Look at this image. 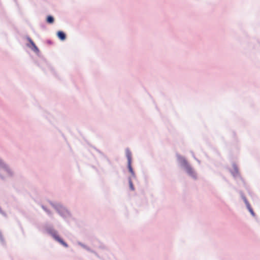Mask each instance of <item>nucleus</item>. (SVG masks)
I'll list each match as a JSON object with an SVG mask.
<instances>
[{"label": "nucleus", "instance_id": "obj_1", "mask_svg": "<svg viewBox=\"0 0 260 260\" xmlns=\"http://www.w3.org/2000/svg\"><path fill=\"white\" fill-rule=\"evenodd\" d=\"M176 156L180 167L185 171L189 176L196 180L197 179V173L185 158L179 154H177Z\"/></svg>", "mask_w": 260, "mask_h": 260}, {"label": "nucleus", "instance_id": "obj_2", "mask_svg": "<svg viewBox=\"0 0 260 260\" xmlns=\"http://www.w3.org/2000/svg\"><path fill=\"white\" fill-rule=\"evenodd\" d=\"M44 229L46 233L52 236L55 241L62 245L64 247H68V244L59 237L58 235V232L52 226L46 225Z\"/></svg>", "mask_w": 260, "mask_h": 260}, {"label": "nucleus", "instance_id": "obj_3", "mask_svg": "<svg viewBox=\"0 0 260 260\" xmlns=\"http://www.w3.org/2000/svg\"><path fill=\"white\" fill-rule=\"evenodd\" d=\"M50 204L63 218H66L69 215V211L60 204H55L52 202H50Z\"/></svg>", "mask_w": 260, "mask_h": 260}, {"label": "nucleus", "instance_id": "obj_4", "mask_svg": "<svg viewBox=\"0 0 260 260\" xmlns=\"http://www.w3.org/2000/svg\"><path fill=\"white\" fill-rule=\"evenodd\" d=\"M0 169L3 170L8 176L11 177L13 175V172L10 167L6 162L0 157Z\"/></svg>", "mask_w": 260, "mask_h": 260}, {"label": "nucleus", "instance_id": "obj_5", "mask_svg": "<svg viewBox=\"0 0 260 260\" xmlns=\"http://www.w3.org/2000/svg\"><path fill=\"white\" fill-rule=\"evenodd\" d=\"M126 156L127 159V168L129 172L131 173L132 176L135 178L136 177L135 173L131 165L132 163V153L128 148L125 149Z\"/></svg>", "mask_w": 260, "mask_h": 260}, {"label": "nucleus", "instance_id": "obj_6", "mask_svg": "<svg viewBox=\"0 0 260 260\" xmlns=\"http://www.w3.org/2000/svg\"><path fill=\"white\" fill-rule=\"evenodd\" d=\"M78 244L79 245H80V246H81L84 249H85L86 250H87L88 251L92 252V253H94L96 256H99L98 253L95 251L92 250L91 248H90L89 247H88L87 246H86L84 244H83V243H81L80 242H78Z\"/></svg>", "mask_w": 260, "mask_h": 260}, {"label": "nucleus", "instance_id": "obj_7", "mask_svg": "<svg viewBox=\"0 0 260 260\" xmlns=\"http://www.w3.org/2000/svg\"><path fill=\"white\" fill-rule=\"evenodd\" d=\"M233 167L234 169V170L231 171V174L233 175V176L234 177H236L239 176V172L238 170V167L235 164H233Z\"/></svg>", "mask_w": 260, "mask_h": 260}, {"label": "nucleus", "instance_id": "obj_8", "mask_svg": "<svg viewBox=\"0 0 260 260\" xmlns=\"http://www.w3.org/2000/svg\"><path fill=\"white\" fill-rule=\"evenodd\" d=\"M57 36L61 41H64L66 39V34L63 31L61 30L58 31L57 32Z\"/></svg>", "mask_w": 260, "mask_h": 260}, {"label": "nucleus", "instance_id": "obj_9", "mask_svg": "<svg viewBox=\"0 0 260 260\" xmlns=\"http://www.w3.org/2000/svg\"><path fill=\"white\" fill-rule=\"evenodd\" d=\"M42 208L47 213V214L50 217H52L53 216V213L52 212L48 209L46 206H45L43 205H41Z\"/></svg>", "mask_w": 260, "mask_h": 260}, {"label": "nucleus", "instance_id": "obj_10", "mask_svg": "<svg viewBox=\"0 0 260 260\" xmlns=\"http://www.w3.org/2000/svg\"><path fill=\"white\" fill-rule=\"evenodd\" d=\"M28 46L31 49V50L32 51H34V52H36V53H38L39 52V49H38V48L37 47V46L36 45V44H35V43L31 45V46H29L28 45Z\"/></svg>", "mask_w": 260, "mask_h": 260}, {"label": "nucleus", "instance_id": "obj_11", "mask_svg": "<svg viewBox=\"0 0 260 260\" xmlns=\"http://www.w3.org/2000/svg\"><path fill=\"white\" fill-rule=\"evenodd\" d=\"M46 21L49 24H52L54 21V19L53 16L49 15L47 17Z\"/></svg>", "mask_w": 260, "mask_h": 260}, {"label": "nucleus", "instance_id": "obj_12", "mask_svg": "<svg viewBox=\"0 0 260 260\" xmlns=\"http://www.w3.org/2000/svg\"><path fill=\"white\" fill-rule=\"evenodd\" d=\"M247 209L248 210L251 215L253 217L255 216V214L254 212L253 211L252 208H251L250 204L248 206H246Z\"/></svg>", "mask_w": 260, "mask_h": 260}, {"label": "nucleus", "instance_id": "obj_13", "mask_svg": "<svg viewBox=\"0 0 260 260\" xmlns=\"http://www.w3.org/2000/svg\"><path fill=\"white\" fill-rule=\"evenodd\" d=\"M128 184H129V188H130L131 190H134L135 187H134V186L133 185V182H132V179L131 177L128 178Z\"/></svg>", "mask_w": 260, "mask_h": 260}, {"label": "nucleus", "instance_id": "obj_14", "mask_svg": "<svg viewBox=\"0 0 260 260\" xmlns=\"http://www.w3.org/2000/svg\"><path fill=\"white\" fill-rule=\"evenodd\" d=\"M0 241L2 244H4L5 243L4 239L3 237L1 231H0Z\"/></svg>", "mask_w": 260, "mask_h": 260}, {"label": "nucleus", "instance_id": "obj_15", "mask_svg": "<svg viewBox=\"0 0 260 260\" xmlns=\"http://www.w3.org/2000/svg\"><path fill=\"white\" fill-rule=\"evenodd\" d=\"M244 203L245 204V205L246 206H248L249 205H250V203H249V202L248 201L247 199H246V198H244V199H243Z\"/></svg>", "mask_w": 260, "mask_h": 260}, {"label": "nucleus", "instance_id": "obj_16", "mask_svg": "<svg viewBox=\"0 0 260 260\" xmlns=\"http://www.w3.org/2000/svg\"><path fill=\"white\" fill-rule=\"evenodd\" d=\"M27 41L29 42V43L30 44L31 46L34 43V42H33V41L31 39V38L29 37H27Z\"/></svg>", "mask_w": 260, "mask_h": 260}, {"label": "nucleus", "instance_id": "obj_17", "mask_svg": "<svg viewBox=\"0 0 260 260\" xmlns=\"http://www.w3.org/2000/svg\"><path fill=\"white\" fill-rule=\"evenodd\" d=\"M239 193L242 200L244 199V198L246 197L242 191H240Z\"/></svg>", "mask_w": 260, "mask_h": 260}, {"label": "nucleus", "instance_id": "obj_18", "mask_svg": "<svg viewBox=\"0 0 260 260\" xmlns=\"http://www.w3.org/2000/svg\"><path fill=\"white\" fill-rule=\"evenodd\" d=\"M0 178L3 180H4L5 179L4 177L1 174H0Z\"/></svg>", "mask_w": 260, "mask_h": 260}]
</instances>
